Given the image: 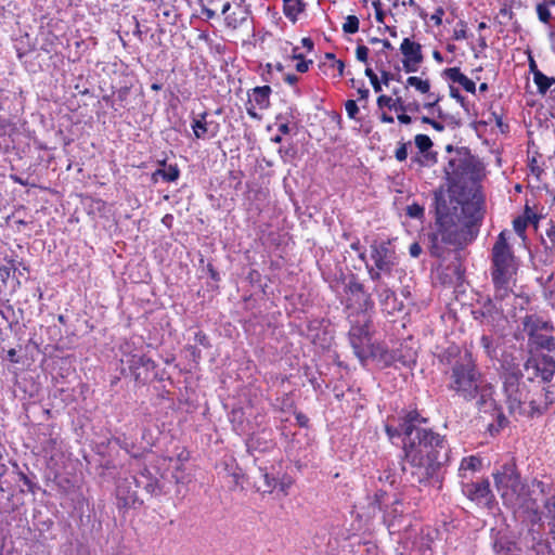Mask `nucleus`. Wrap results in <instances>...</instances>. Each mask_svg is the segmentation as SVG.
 <instances>
[{"label":"nucleus","mask_w":555,"mask_h":555,"mask_svg":"<svg viewBox=\"0 0 555 555\" xmlns=\"http://www.w3.org/2000/svg\"><path fill=\"white\" fill-rule=\"evenodd\" d=\"M426 422L416 410L408 412L398 427L385 426L390 439L404 436L403 451L411 467V476L422 486L442 488L441 469L450 460V446L446 438L431 429L420 427Z\"/></svg>","instance_id":"nucleus-1"},{"label":"nucleus","mask_w":555,"mask_h":555,"mask_svg":"<svg viewBox=\"0 0 555 555\" xmlns=\"http://www.w3.org/2000/svg\"><path fill=\"white\" fill-rule=\"evenodd\" d=\"M434 225L427 233L431 257L443 259L448 246L460 250L477 238L485 216L481 202H463L451 192L438 190L434 193Z\"/></svg>","instance_id":"nucleus-2"},{"label":"nucleus","mask_w":555,"mask_h":555,"mask_svg":"<svg viewBox=\"0 0 555 555\" xmlns=\"http://www.w3.org/2000/svg\"><path fill=\"white\" fill-rule=\"evenodd\" d=\"M518 261L508 243V231L503 230L496 236L491 249V281L495 301H503L513 293L516 282Z\"/></svg>","instance_id":"nucleus-3"},{"label":"nucleus","mask_w":555,"mask_h":555,"mask_svg":"<svg viewBox=\"0 0 555 555\" xmlns=\"http://www.w3.org/2000/svg\"><path fill=\"white\" fill-rule=\"evenodd\" d=\"M509 413L518 416L533 417L541 415L555 397L553 390L540 384H503Z\"/></svg>","instance_id":"nucleus-4"},{"label":"nucleus","mask_w":555,"mask_h":555,"mask_svg":"<svg viewBox=\"0 0 555 555\" xmlns=\"http://www.w3.org/2000/svg\"><path fill=\"white\" fill-rule=\"evenodd\" d=\"M374 307L371 295H366L364 301L359 305V311L348 314L350 322V330L348 332L349 343L361 363L373 354L372 335L370 332L372 320L369 312H372Z\"/></svg>","instance_id":"nucleus-5"},{"label":"nucleus","mask_w":555,"mask_h":555,"mask_svg":"<svg viewBox=\"0 0 555 555\" xmlns=\"http://www.w3.org/2000/svg\"><path fill=\"white\" fill-rule=\"evenodd\" d=\"M494 486L499 492L503 504L514 507L521 503L526 485L517 469L516 463L511 460L493 473Z\"/></svg>","instance_id":"nucleus-6"},{"label":"nucleus","mask_w":555,"mask_h":555,"mask_svg":"<svg viewBox=\"0 0 555 555\" xmlns=\"http://www.w3.org/2000/svg\"><path fill=\"white\" fill-rule=\"evenodd\" d=\"M465 387L459 388L457 392L463 397L466 401L475 400L476 405L479 410L491 409L493 411V416H495L496 424H489L488 430L493 435L494 433H499L503 429L508 421L501 411L496 406L494 399L492 398L493 390L491 384H464Z\"/></svg>","instance_id":"nucleus-7"},{"label":"nucleus","mask_w":555,"mask_h":555,"mask_svg":"<svg viewBox=\"0 0 555 555\" xmlns=\"http://www.w3.org/2000/svg\"><path fill=\"white\" fill-rule=\"evenodd\" d=\"M450 156L443 168L446 179L448 181V190L444 193L451 192L454 194L453 188L465 182L466 179H473L477 170V165L467 152L455 149L451 145L447 146Z\"/></svg>","instance_id":"nucleus-8"},{"label":"nucleus","mask_w":555,"mask_h":555,"mask_svg":"<svg viewBox=\"0 0 555 555\" xmlns=\"http://www.w3.org/2000/svg\"><path fill=\"white\" fill-rule=\"evenodd\" d=\"M370 256L374 264L366 263L365 267L374 282H380L383 274L391 275L399 264V256L390 241H374L370 245Z\"/></svg>","instance_id":"nucleus-9"},{"label":"nucleus","mask_w":555,"mask_h":555,"mask_svg":"<svg viewBox=\"0 0 555 555\" xmlns=\"http://www.w3.org/2000/svg\"><path fill=\"white\" fill-rule=\"evenodd\" d=\"M524 332L528 336V346L532 350L555 349V338L552 335L554 326L538 314H527L522 319Z\"/></svg>","instance_id":"nucleus-10"},{"label":"nucleus","mask_w":555,"mask_h":555,"mask_svg":"<svg viewBox=\"0 0 555 555\" xmlns=\"http://www.w3.org/2000/svg\"><path fill=\"white\" fill-rule=\"evenodd\" d=\"M156 364L145 356L128 354L120 360V376L126 382H154Z\"/></svg>","instance_id":"nucleus-11"},{"label":"nucleus","mask_w":555,"mask_h":555,"mask_svg":"<svg viewBox=\"0 0 555 555\" xmlns=\"http://www.w3.org/2000/svg\"><path fill=\"white\" fill-rule=\"evenodd\" d=\"M371 505L373 508L384 512L383 520L388 528L393 527L397 520L402 517L404 512L402 500L396 496L390 501L387 492L383 490H379L374 494Z\"/></svg>","instance_id":"nucleus-12"},{"label":"nucleus","mask_w":555,"mask_h":555,"mask_svg":"<svg viewBox=\"0 0 555 555\" xmlns=\"http://www.w3.org/2000/svg\"><path fill=\"white\" fill-rule=\"evenodd\" d=\"M524 370L527 372V380L532 382L534 378H541L542 382H551L555 373V361L550 356H539L529 358Z\"/></svg>","instance_id":"nucleus-13"},{"label":"nucleus","mask_w":555,"mask_h":555,"mask_svg":"<svg viewBox=\"0 0 555 555\" xmlns=\"http://www.w3.org/2000/svg\"><path fill=\"white\" fill-rule=\"evenodd\" d=\"M462 491L468 500L476 503L477 505L486 506L488 508L492 507L494 495L491 491L490 482L488 479L465 482L462 486Z\"/></svg>","instance_id":"nucleus-14"},{"label":"nucleus","mask_w":555,"mask_h":555,"mask_svg":"<svg viewBox=\"0 0 555 555\" xmlns=\"http://www.w3.org/2000/svg\"><path fill=\"white\" fill-rule=\"evenodd\" d=\"M272 89L270 86L264 85L255 87L247 92L246 112L253 119H260L258 111H266L270 107V98Z\"/></svg>","instance_id":"nucleus-15"},{"label":"nucleus","mask_w":555,"mask_h":555,"mask_svg":"<svg viewBox=\"0 0 555 555\" xmlns=\"http://www.w3.org/2000/svg\"><path fill=\"white\" fill-rule=\"evenodd\" d=\"M454 382H478L481 377L472 352L465 350L452 367Z\"/></svg>","instance_id":"nucleus-16"},{"label":"nucleus","mask_w":555,"mask_h":555,"mask_svg":"<svg viewBox=\"0 0 555 555\" xmlns=\"http://www.w3.org/2000/svg\"><path fill=\"white\" fill-rule=\"evenodd\" d=\"M191 128L196 140H209L219 134L221 126L217 120L209 119V113L205 111L192 116Z\"/></svg>","instance_id":"nucleus-17"},{"label":"nucleus","mask_w":555,"mask_h":555,"mask_svg":"<svg viewBox=\"0 0 555 555\" xmlns=\"http://www.w3.org/2000/svg\"><path fill=\"white\" fill-rule=\"evenodd\" d=\"M374 293L376 294L380 309L385 314L395 315L403 310V301L399 300L396 292L388 287V285L383 281L377 282V285L374 287Z\"/></svg>","instance_id":"nucleus-18"},{"label":"nucleus","mask_w":555,"mask_h":555,"mask_svg":"<svg viewBox=\"0 0 555 555\" xmlns=\"http://www.w3.org/2000/svg\"><path fill=\"white\" fill-rule=\"evenodd\" d=\"M400 51L403 55L402 66L405 73H415L418 70L424 60L422 46L418 42L404 38L400 44Z\"/></svg>","instance_id":"nucleus-19"},{"label":"nucleus","mask_w":555,"mask_h":555,"mask_svg":"<svg viewBox=\"0 0 555 555\" xmlns=\"http://www.w3.org/2000/svg\"><path fill=\"white\" fill-rule=\"evenodd\" d=\"M307 337L320 349H328L334 340L332 332L324 320H312L307 326Z\"/></svg>","instance_id":"nucleus-20"},{"label":"nucleus","mask_w":555,"mask_h":555,"mask_svg":"<svg viewBox=\"0 0 555 555\" xmlns=\"http://www.w3.org/2000/svg\"><path fill=\"white\" fill-rule=\"evenodd\" d=\"M414 142L418 149V154L412 157V163L416 164L418 167L434 166L438 158L437 152L431 151V139L427 134H416L414 137Z\"/></svg>","instance_id":"nucleus-21"},{"label":"nucleus","mask_w":555,"mask_h":555,"mask_svg":"<svg viewBox=\"0 0 555 555\" xmlns=\"http://www.w3.org/2000/svg\"><path fill=\"white\" fill-rule=\"evenodd\" d=\"M221 14L227 27L236 29L247 22L250 11L245 0H230V9Z\"/></svg>","instance_id":"nucleus-22"},{"label":"nucleus","mask_w":555,"mask_h":555,"mask_svg":"<svg viewBox=\"0 0 555 555\" xmlns=\"http://www.w3.org/2000/svg\"><path fill=\"white\" fill-rule=\"evenodd\" d=\"M276 443L273 438V431L271 429H261L257 433H253L246 440V448L249 453L270 452L275 448Z\"/></svg>","instance_id":"nucleus-23"},{"label":"nucleus","mask_w":555,"mask_h":555,"mask_svg":"<svg viewBox=\"0 0 555 555\" xmlns=\"http://www.w3.org/2000/svg\"><path fill=\"white\" fill-rule=\"evenodd\" d=\"M494 300V298H487L480 308L473 312L475 320H479L481 324L491 326H495L502 321L504 319L503 309L498 307Z\"/></svg>","instance_id":"nucleus-24"},{"label":"nucleus","mask_w":555,"mask_h":555,"mask_svg":"<svg viewBox=\"0 0 555 555\" xmlns=\"http://www.w3.org/2000/svg\"><path fill=\"white\" fill-rule=\"evenodd\" d=\"M201 15L206 20H212L218 12L225 13L230 9V0H198Z\"/></svg>","instance_id":"nucleus-25"},{"label":"nucleus","mask_w":555,"mask_h":555,"mask_svg":"<svg viewBox=\"0 0 555 555\" xmlns=\"http://www.w3.org/2000/svg\"><path fill=\"white\" fill-rule=\"evenodd\" d=\"M443 76L454 83H459L466 92L475 93L476 83L473 79L464 75L460 67H449L443 70Z\"/></svg>","instance_id":"nucleus-26"},{"label":"nucleus","mask_w":555,"mask_h":555,"mask_svg":"<svg viewBox=\"0 0 555 555\" xmlns=\"http://www.w3.org/2000/svg\"><path fill=\"white\" fill-rule=\"evenodd\" d=\"M412 345V339H406L400 344V347L395 352L396 359L408 366L415 364L417 359V350Z\"/></svg>","instance_id":"nucleus-27"},{"label":"nucleus","mask_w":555,"mask_h":555,"mask_svg":"<svg viewBox=\"0 0 555 555\" xmlns=\"http://www.w3.org/2000/svg\"><path fill=\"white\" fill-rule=\"evenodd\" d=\"M116 499L118 508H130L137 501V492L131 491L125 482L118 483L116 488Z\"/></svg>","instance_id":"nucleus-28"},{"label":"nucleus","mask_w":555,"mask_h":555,"mask_svg":"<svg viewBox=\"0 0 555 555\" xmlns=\"http://www.w3.org/2000/svg\"><path fill=\"white\" fill-rule=\"evenodd\" d=\"M305 10L306 2L304 0H283V14L292 23H296Z\"/></svg>","instance_id":"nucleus-29"},{"label":"nucleus","mask_w":555,"mask_h":555,"mask_svg":"<svg viewBox=\"0 0 555 555\" xmlns=\"http://www.w3.org/2000/svg\"><path fill=\"white\" fill-rule=\"evenodd\" d=\"M180 177V169L177 164H169L165 168H157L151 176L153 183L158 182V178H162L165 182H175Z\"/></svg>","instance_id":"nucleus-30"},{"label":"nucleus","mask_w":555,"mask_h":555,"mask_svg":"<svg viewBox=\"0 0 555 555\" xmlns=\"http://www.w3.org/2000/svg\"><path fill=\"white\" fill-rule=\"evenodd\" d=\"M395 103V98L387 95V94H380L376 100L377 108L380 111V114L378 116V119L382 124H393L395 118L392 115L385 112V108H388L389 111H392Z\"/></svg>","instance_id":"nucleus-31"},{"label":"nucleus","mask_w":555,"mask_h":555,"mask_svg":"<svg viewBox=\"0 0 555 555\" xmlns=\"http://www.w3.org/2000/svg\"><path fill=\"white\" fill-rule=\"evenodd\" d=\"M405 89L414 88L420 94L428 93L431 89V82L428 78L422 76H409L404 85Z\"/></svg>","instance_id":"nucleus-32"},{"label":"nucleus","mask_w":555,"mask_h":555,"mask_svg":"<svg viewBox=\"0 0 555 555\" xmlns=\"http://www.w3.org/2000/svg\"><path fill=\"white\" fill-rule=\"evenodd\" d=\"M481 459L476 455H469L466 457H463L460 467H459V475L462 478H466L467 472H477L481 468Z\"/></svg>","instance_id":"nucleus-33"},{"label":"nucleus","mask_w":555,"mask_h":555,"mask_svg":"<svg viewBox=\"0 0 555 555\" xmlns=\"http://www.w3.org/2000/svg\"><path fill=\"white\" fill-rule=\"evenodd\" d=\"M345 293L354 297L361 295L363 300L365 299L366 295H370L365 292L364 285L359 281L356 274L350 275L348 282L345 285Z\"/></svg>","instance_id":"nucleus-34"},{"label":"nucleus","mask_w":555,"mask_h":555,"mask_svg":"<svg viewBox=\"0 0 555 555\" xmlns=\"http://www.w3.org/2000/svg\"><path fill=\"white\" fill-rule=\"evenodd\" d=\"M464 352L461 351L460 347L456 345H451L446 348L439 356V361L443 364L454 366V362L463 356Z\"/></svg>","instance_id":"nucleus-35"},{"label":"nucleus","mask_w":555,"mask_h":555,"mask_svg":"<svg viewBox=\"0 0 555 555\" xmlns=\"http://www.w3.org/2000/svg\"><path fill=\"white\" fill-rule=\"evenodd\" d=\"M426 101L423 103V107L427 109H434L437 108L438 117L442 116V111L440 107H438L439 102L441 101L442 96L439 93L430 92L425 93Z\"/></svg>","instance_id":"nucleus-36"},{"label":"nucleus","mask_w":555,"mask_h":555,"mask_svg":"<svg viewBox=\"0 0 555 555\" xmlns=\"http://www.w3.org/2000/svg\"><path fill=\"white\" fill-rule=\"evenodd\" d=\"M129 94H130V88L127 86L120 87L119 89H117V91L115 92V100H114V104H116V106H117V107H115L116 111L118 108H125L128 105Z\"/></svg>","instance_id":"nucleus-37"},{"label":"nucleus","mask_w":555,"mask_h":555,"mask_svg":"<svg viewBox=\"0 0 555 555\" xmlns=\"http://www.w3.org/2000/svg\"><path fill=\"white\" fill-rule=\"evenodd\" d=\"M452 38L456 41L466 40L469 38L467 23L465 21L460 20L456 23L453 29Z\"/></svg>","instance_id":"nucleus-38"},{"label":"nucleus","mask_w":555,"mask_h":555,"mask_svg":"<svg viewBox=\"0 0 555 555\" xmlns=\"http://www.w3.org/2000/svg\"><path fill=\"white\" fill-rule=\"evenodd\" d=\"M554 3H555L554 1H550V2L544 1L537 5V14H538L539 20L542 23L547 24L550 22V20L552 17L551 11H550V5L554 4Z\"/></svg>","instance_id":"nucleus-39"},{"label":"nucleus","mask_w":555,"mask_h":555,"mask_svg":"<svg viewBox=\"0 0 555 555\" xmlns=\"http://www.w3.org/2000/svg\"><path fill=\"white\" fill-rule=\"evenodd\" d=\"M360 21L356 15H348L343 24V30L346 34H356L359 31Z\"/></svg>","instance_id":"nucleus-40"},{"label":"nucleus","mask_w":555,"mask_h":555,"mask_svg":"<svg viewBox=\"0 0 555 555\" xmlns=\"http://www.w3.org/2000/svg\"><path fill=\"white\" fill-rule=\"evenodd\" d=\"M405 215L410 218L422 220L425 216V209L422 205L414 202L406 206Z\"/></svg>","instance_id":"nucleus-41"},{"label":"nucleus","mask_w":555,"mask_h":555,"mask_svg":"<svg viewBox=\"0 0 555 555\" xmlns=\"http://www.w3.org/2000/svg\"><path fill=\"white\" fill-rule=\"evenodd\" d=\"M293 59L298 61L295 67L299 73H307L312 64V60H306L304 54L296 53V49H294Z\"/></svg>","instance_id":"nucleus-42"},{"label":"nucleus","mask_w":555,"mask_h":555,"mask_svg":"<svg viewBox=\"0 0 555 555\" xmlns=\"http://www.w3.org/2000/svg\"><path fill=\"white\" fill-rule=\"evenodd\" d=\"M411 145V142H399L398 147L395 151V158L398 162H404L408 158V149Z\"/></svg>","instance_id":"nucleus-43"},{"label":"nucleus","mask_w":555,"mask_h":555,"mask_svg":"<svg viewBox=\"0 0 555 555\" xmlns=\"http://www.w3.org/2000/svg\"><path fill=\"white\" fill-rule=\"evenodd\" d=\"M364 74L370 79L373 90L376 93L380 92L382 91V82L378 79L377 75L373 72V69L370 67H366Z\"/></svg>","instance_id":"nucleus-44"},{"label":"nucleus","mask_w":555,"mask_h":555,"mask_svg":"<svg viewBox=\"0 0 555 555\" xmlns=\"http://www.w3.org/2000/svg\"><path fill=\"white\" fill-rule=\"evenodd\" d=\"M480 345L490 358L494 356L495 348L493 346V339L490 336L482 335L480 338Z\"/></svg>","instance_id":"nucleus-45"},{"label":"nucleus","mask_w":555,"mask_h":555,"mask_svg":"<svg viewBox=\"0 0 555 555\" xmlns=\"http://www.w3.org/2000/svg\"><path fill=\"white\" fill-rule=\"evenodd\" d=\"M194 340H195L196 346H202L205 349H208L211 347L209 337L202 330H199L195 333Z\"/></svg>","instance_id":"nucleus-46"},{"label":"nucleus","mask_w":555,"mask_h":555,"mask_svg":"<svg viewBox=\"0 0 555 555\" xmlns=\"http://www.w3.org/2000/svg\"><path fill=\"white\" fill-rule=\"evenodd\" d=\"M528 219L526 217H517L513 220V228L515 232L519 235H522L528 227Z\"/></svg>","instance_id":"nucleus-47"},{"label":"nucleus","mask_w":555,"mask_h":555,"mask_svg":"<svg viewBox=\"0 0 555 555\" xmlns=\"http://www.w3.org/2000/svg\"><path fill=\"white\" fill-rule=\"evenodd\" d=\"M262 477L264 481L263 492L271 493L276 488V479L267 472L262 474Z\"/></svg>","instance_id":"nucleus-48"},{"label":"nucleus","mask_w":555,"mask_h":555,"mask_svg":"<svg viewBox=\"0 0 555 555\" xmlns=\"http://www.w3.org/2000/svg\"><path fill=\"white\" fill-rule=\"evenodd\" d=\"M393 94L396 95V98H395L392 111L397 112L398 114L406 113V109H405L406 102L403 100L402 96L398 95L397 90H393Z\"/></svg>","instance_id":"nucleus-49"},{"label":"nucleus","mask_w":555,"mask_h":555,"mask_svg":"<svg viewBox=\"0 0 555 555\" xmlns=\"http://www.w3.org/2000/svg\"><path fill=\"white\" fill-rule=\"evenodd\" d=\"M185 351L188 352L190 359L193 362H195V363L199 362L202 354H201V350L198 349V346L188 345V346H185Z\"/></svg>","instance_id":"nucleus-50"},{"label":"nucleus","mask_w":555,"mask_h":555,"mask_svg":"<svg viewBox=\"0 0 555 555\" xmlns=\"http://www.w3.org/2000/svg\"><path fill=\"white\" fill-rule=\"evenodd\" d=\"M369 48L364 44H359L356 49V57L359 62L366 63L369 59Z\"/></svg>","instance_id":"nucleus-51"},{"label":"nucleus","mask_w":555,"mask_h":555,"mask_svg":"<svg viewBox=\"0 0 555 555\" xmlns=\"http://www.w3.org/2000/svg\"><path fill=\"white\" fill-rule=\"evenodd\" d=\"M345 108H346L348 117L352 118V119L356 118L357 114L359 113V107L357 105V102L353 100H348L345 103Z\"/></svg>","instance_id":"nucleus-52"},{"label":"nucleus","mask_w":555,"mask_h":555,"mask_svg":"<svg viewBox=\"0 0 555 555\" xmlns=\"http://www.w3.org/2000/svg\"><path fill=\"white\" fill-rule=\"evenodd\" d=\"M295 418L297 421V424L301 428H307L309 426V417L306 414H304L302 412H296Z\"/></svg>","instance_id":"nucleus-53"},{"label":"nucleus","mask_w":555,"mask_h":555,"mask_svg":"<svg viewBox=\"0 0 555 555\" xmlns=\"http://www.w3.org/2000/svg\"><path fill=\"white\" fill-rule=\"evenodd\" d=\"M529 167H530L531 172L537 178H540L541 175L543 173V169L538 165V162H537V159L534 157L530 159Z\"/></svg>","instance_id":"nucleus-54"},{"label":"nucleus","mask_w":555,"mask_h":555,"mask_svg":"<svg viewBox=\"0 0 555 555\" xmlns=\"http://www.w3.org/2000/svg\"><path fill=\"white\" fill-rule=\"evenodd\" d=\"M493 119L495 121V125L500 128L502 132H505L508 130V125L503 122V118L501 115L496 114L495 112H492Z\"/></svg>","instance_id":"nucleus-55"},{"label":"nucleus","mask_w":555,"mask_h":555,"mask_svg":"<svg viewBox=\"0 0 555 555\" xmlns=\"http://www.w3.org/2000/svg\"><path fill=\"white\" fill-rule=\"evenodd\" d=\"M409 253L411 257L417 258L422 254V246L417 242H414L410 245Z\"/></svg>","instance_id":"nucleus-56"},{"label":"nucleus","mask_w":555,"mask_h":555,"mask_svg":"<svg viewBox=\"0 0 555 555\" xmlns=\"http://www.w3.org/2000/svg\"><path fill=\"white\" fill-rule=\"evenodd\" d=\"M7 359H8V361L10 363H13V364H17V363L21 362V358H20V356L17 354V351L14 348L8 350Z\"/></svg>","instance_id":"nucleus-57"},{"label":"nucleus","mask_w":555,"mask_h":555,"mask_svg":"<svg viewBox=\"0 0 555 555\" xmlns=\"http://www.w3.org/2000/svg\"><path fill=\"white\" fill-rule=\"evenodd\" d=\"M395 79V75L387 70H380V82L382 85L388 86L391 80Z\"/></svg>","instance_id":"nucleus-58"},{"label":"nucleus","mask_w":555,"mask_h":555,"mask_svg":"<svg viewBox=\"0 0 555 555\" xmlns=\"http://www.w3.org/2000/svg\"><path fill=\"white\" fill-rule=\"evenodd\" d=\"M421 103L417 101L406 102V113H418L421 111Z\"/></svg>","instance_id":"nucleus-59"},{"label":"nucleus","mask_w":555,"mask_h":555,"mask_svg":"<svg viewBox=\"0 0 555 555\" xmlns=\"http://www.w3.org/2000/svg\"><path fill=\"white\" fill-rule=\"evenodd\" d=\"M331 66L337 70L339 77L344 76L345 63L341 60L337 59Z\"/></svg>","instance_id":"nucleus-60"},{"label":"nucleus","mask_w":555,"mask_h":555,"mask_svg":"<svg viewBox=\"0 0 555 555\" xmlns=\"http://www.w3.org/2000/svg\"><path fill=\"white\" fill-rule=\"evenodd\" d=\"M450 95L451 98L455 99L457 102H460L462 105H464L465 98L460 93V91L453 87L450 88Z\"/></svg>","instance_id":"nucleus-61"},{"label":"nucleus","mask_w":555,"mask_h":555,"mask_svg":"<svg viewBox=\"0 0 555 555\" xmlns=\"http://www.w3.org/2000/svg\"><path fill=\"white\" fill-rule=\"evenodd\" d=\"M443 9L442 8H438L435 12V14L431 15V21H434V23L436 25H440L442 23V15H443Z\"/></svg>","instance_id":"nucleus-62"},{"label":"nucleus","mask_w":555,"mask_h":555,"mask_svg":"<svg viewBox=\"0 0 555 555\" xmlns=\"http://www.w3.org/2000/svg\"><path fill=\"white\" fill-rule=\"evenodd\" d=\"M56 444H57V440L55 438H49V440L43 446L42 450L44 452H51L52 450L55 449Z\"/></svg>","instance_id":"nucleus-63"},{"label":"nucleus","mask_w":555,"mask_h":555,"mask_svg":"<svg viewBox=\"0 0 555 555\" xmlns=\"http://www.w3.org/2000/svg\"><path fill=\"white\" fill-rule=\"evenodd\" d=\"M397 119L402 125H410L412 122V117L408 113L398 114Z\"/></svg>","instance_id":"nucleus-64"}]
</instances>
